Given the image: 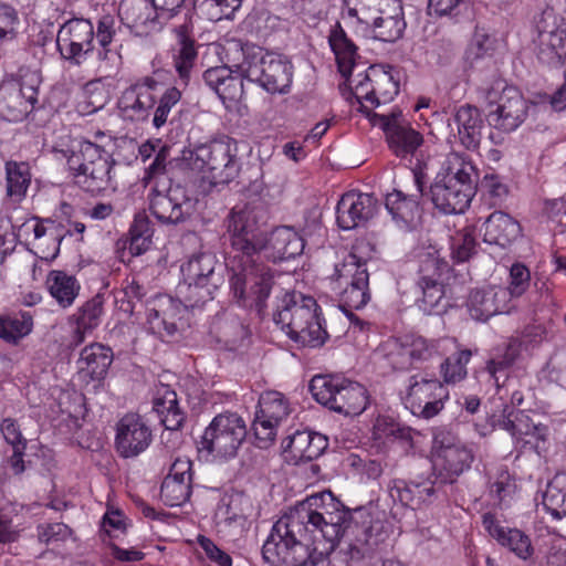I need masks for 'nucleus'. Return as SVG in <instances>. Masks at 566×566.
I'll return each instance as SVG.
<instances>
[{
    "label": "nucleus",
    "instance_id": "f257e3e1",
    "mask_svg": "<svg viewBox=\"0 0 566 566\" xmlns=\"http://www.w3.org/2000/svg\"><path fill=\"white\" fill-rule=\"evenodd\" d=\"M262 209L254 205L235 206L227 218L231 252L228 261L230 287L233 296L253 298L260 316L266 310V298L273 286L272 270L261 262V247L265 234L261 229Z\"/></svg>",
    "mask_w": 566,
    "mask_h": 566
},
{
    "label": "nucleus",
    "instance_id": "f03ea898",
    "mask_svg": "<svg viewBox=\"0 0 566 566\" xmlns=\"http://www.w3.org/2000/svg\"><path fill=\"white\" fill-rule=\"evenodd\" d=\"M228 61L251 82L271 94H285L292 84L293 65L283 55L264 52L255 44L232 40L226 49Z\"/></svg>",
    "mask_w": 566,
    "mask_h": 566
},
{
    "label": "nucleus",
    "instance_id": "7ed1b4c3",
    "mask_svg": "<svg viewBox=\"0 0 566 566\" xmlns=\"http://www.w3.org/2000/svg\"><path fill=\"white\" fill-rule=\"evenodd\" d=\"M479 172L464 154L450 153L429 188L433 206L446 214L463 213L475 196Z\"/></svg>",
    "mask_w": 566,
    "mask_h": 566
},
{
    "label": "nucleus",
    "instance_id": "20e7f679",
    "mask_svg": "<svg viewBox=\"0 0 566 566\" xmlns=\"http://www.w3.org/2000/svg\"><path fill=\"white\" fill-rule=\"evenodd\" d=\"M304 513L280 517L262 546V557L270 566H315L318 558L313 547L314 535L302 526Z\"/></svg>",
    "mask_w": 566,
    "mask_h": 566
},
{
    "label": "nucleus",
    "instance_id": "39448f33",
    "mask_svg": "<svg viewBox=\"0 0 566 566\" xmlns=\"http://www.w3.org/2000/svg\"><path fill=\"white\" fill-rule=\"evenodd\" d=\"M319 310L312 296L285 292L276 303L273 321L294 343L319 347L328 337L322 324Z\"/></svg>",
    "mask_w": 566,
    "mask_h": 566
},
{
    "label": "nucleus",
    "instance_id": "423d86ee",
    "mask_svg": "<svg viewBox=\"0 0 566 566\" xmlns=\"http://www.w3.org/2000/svg\"><path fill=\"white\" fill-rule=\"evenodd\" d=\"M96 137L101 143L83 140L78 154H73L67 159L75 185L92 196L116 188L113 176L115 160L108 149L113 140L102 132Z\"/></svg>",
    "mask_w": 566,
    "mask_h": 566
},
{
    "label": "nucleus",
    "instance_id": "0eeeda50",
    "mask_svg": "<svg viewBox=\"0 0 566 566\" xmlns=\"http://www.w3.org/2000/svg\"><path fill=\"white\" fill-rule=\"evenodd\" d=\"M310 391L318 403L345 417L359 416L369 405L366 387L338 374L314 376Z\"/></svg>",
    "mask_w": 566,
    "mask_h": 566
},
{
    "label": "nucleus",
    "instance_id": "6e6552de",
    "mask_svg": "<svg viewBox=\"0 0 566 566\" xmlns=\"http://www.w3.org/2000/svg\"><path fill=\"white\" fill-rule=\"evenodd\" d=\"M304 513L302 526L313 535L319 532L322 536L334 542L342 537L349 527L352 514L345 510L331 491H323L307 496L304 501L290 510L291 514Z\"/></svg>",
    "mask_w": 566,
    "mask_h": 566
},
{
    "label": "nucleus",
    "instance_id": "1a4fd4ad",
    "mask_svg": "<svg viewBox=\"0 0 566 566\" xmlns=\"http://www.w3.org/2000/svg\"><path fill=\"white\" fill-rule=\"evenodd\" d=\"M189 159L192 168L202 171L212 185L229 184L241 171L238 143L229 136L198 145Z\"/></svg>",
    "mask_w": 566,
    "mask_h": 566
},
{
    "label": "nucleus",
    "instance_id": "9d476101",
    "mask_svg": "<svg viewBox=\"0 0 566 566\" xmlns=\"http://www.w3.org/2000/svg\"><path fill=\"white\" fill-rule=\"evenodd\" d=\"M538 60L559 65L566 56V0H548L535 20L533 39Z\"/></svg>",
    "mask_w": 566,
    "mask_h": 566
},
{
    "label": "nucleus",
    "instance_id": "9b49d317",
    "mask_svg": "<svg viewBox=\"0 0 566 566\" xmlns=\"http://www.w3.org/2000/svg\"><path fill=\"white\" fill-rule=\"evenodd\" d=\"M218 266L221 269L216 254L209 251L192 254L181 265L184 284L179 285V293L186 307H197L213 298L222 283Z\"/></svg>",
    "mask_w": 566,
    "mask_h": 566
},
{
    "label": "nucleus",
    "instance_id": "f8f14e48",
    "mask_svg": "<svg viewBox=\"0 0 566 566\" xmlns=\"http://www.w3.org/2000/svg\"><path fill=\"white\" fill-rule=\"evenodd\" d=\"M245 421L237 412L217 415L205 429L199 451H206L219 460L233 459L245 440Z\"/></svg>",
    "mask_w": 566,
    "mask_h": 566
},
{
    "label": "nucleus",
    "instance_id": "ddd939ff",
    "mask_svg": "<svg viewBox=\"0 0 566 566\" xmlns=\"http://www.w3.org/2000/svg\"><path fill=\"white\" fill-rule=\"evenodd\" d=\"M438 354V343L417 334L389 337L376 349L375 355L392 370H408L413 365L430 360Z\"/></svg>",
    "mask_w": 566,
    "mask_h": 566
},
{
    "label": "nucleus",
    "instance_id": "4468645a",
    "mask_svg": "<svg viewBox=\"0 0 566 566\" xmlns=\"http://www.w3.org/2000/svg\"><path fill=\"white\" fill-rule=\"evenodd\" d=\"M485 97L491 107L488 122L499 130L513 132L527 117V101L518 88L507 85L505 81H495Z\"/></svg>",
    "mask_w": 566,
    "mask_h": 566
},
{
    "label": "nucleus",
    "instance_id": "2eb2a0df",
    "mask_svg": "<svg viewBox=\"0 0 566 566\" xmlns=\"http://www.w3.org/2000/svg\"><path fill=\"white\" fill-rule=\"evenodd\" d=\"M334 276L346 284L340 292V306L344 311L360 310L370 301L366 260H363L356 250L352 251L340 264L335 265Z\"/></svg>",
    "mask_w": 566,
    "mask_h": 566
},
{
    "label": "nucleus",
    "instance_id": "dca6fc26",
    "mask_svg": "<svg viewBox=\"0 0 566 566\" xmlns=\"http://www.w3.org/2000/svg\"><path fill=\"white\" fill-rule=\"evenodd\" d=\"M95 31L88 19L73 18L65 21L56 34V49L70 65L81 66L94 54Z\"/></svg>",
    "mask_w": 566,
    "mask_h": 566
},
{
    "label": "nucleus",
    "instance_id": "f3484780",
    "mask_svg": "<svg viewBox=\"0 0 566 566\" xmlns=\"http://www.w3.org/2000/svg\"><path fill=\"white\" fill-rule=\"evenodd\" d=\"M448 397L449 391L443 382L418 374L409 378L405 401L415 416L430 419L443 409Z\"/></svg>",
    "mask_w": 566,
    "mask_h": 566
},
{
    "label": "nucleus",
    "instance_id": "a211bd4d",
    "mask_svg": "<svg viewBox=\"0 0 566 566\" xmlns=\"http://www.w3.org/2000/svg\"><path fill=\"white\" fill-rule=\"evenodd\" d=\"M370 120L384 130L389 149L399 158L415 156L423 144V136L402 118L400 111L374 113Z\"/></svg>",
    "mask_w": 566,
    "mask_h": 566
},
{
    "label": "nucleus",
    "instance_id": "6ab92c4d",
    "mask_svg": "<svg viewBox=\"0 0 566 566\" xmlns=\"http://www.w3.org/2000/svg\"><path fill=\"white\" fill-rule=\"evenodd\" d=\"M289 400L279 391H265L260 396L253 421L255 438L266 447L273 442L277 427L289 417Z\"/></svg>",
    "mask_w": 566,
    "mask_h": 566
},
{
    "label": "nucleus",
    "instance_id": "aec40b11",
    "mask_svg": "<svg viewBox=\"0 0 566 566\" xmlns=\"http://www.w3.org/2000/svg\"><path fill=\"white\" fill-rule=\"evenodd\" d=\"M148 200L151 214L163 224H178L190 217V199L179 186L160 189L156 182L150 188Z\"/></svg>",
    "mask_w": 566,
    "mask_h": 566
},
{
    "label": "nucleus",
    "instance_id": "412c9836",
    "mask_svg": "<svg viewBox=\"0 0 566 566\" xmlns=\"http://www.w3.org/2000/svg\"><path fill=\"white\" fill-rule=\"evenodd\" d=\"M153 433L149 426L137 413H126L116 424L115 448L124 458H135L151 443Z\"/></svg>",
    "mask_w": 566,
    "mask_h": 566
},
{
    "label": "nucleus",
    "instance_id": "4be33fe9",
    "mask_svg": "<svg viewBox=\"0 0 566 566\" xmlns=\"http://www.w3.org/2000/svg\"><path fill=\"white\" fill-rule=\"evenodd\" d=\"M118 14L123 23L137 35L157 32L167 22L149 0L122 1Z\"/></svg>",
    "mask_w": 566,
    "mask_h": 566
},
{
    "label": "nucleus",
    "instance_id": "5701e85b",
    "mask_svg": "<svg viewBox=\"0 0 566 566\" xmlns=\"http://www.w3.org/2000/svg\"><path fill=\"white\" fill-rule=\"evenodd\" d=\"M378 210V200L369 193L347 192L336 207L337 223L343 230H352L370 220Z\"/></svg>",
    "mask_w": 566,
    "mask_h": 566
},
{
    "label": "nucleus",
    "instance_id": "b1692460",
    "mask_svg": "<svg viewBox=\"0 0 566 566\" xmlns=\"http://www.w3.org/2000/svg\"><path fill=\"white\" fill-rule=\"evenodd\" d=\"M415 190L403 192L394 190L386 196L385 206L396 222L412 223L419 216V200L424 193L426 177L421 170H411Z\"/></svg>",
    "mask_w": 566,
    "mask_h": 566
},
{
    "label": "nucleus",
    "instance_id": "393cba45",
    "mask_svg": "<svg viewBox=\"0 0 566 566\" xmlns=\"http://www.w3.org/2000/svg\"><path fill=\"white\" fill-rule=\"evenodd\" d=\"M261 254L273 262L294 259L302 254L305 243L303 238L287 226L276 227L264 234Z\"/></svg>",
    "mask_w": 566,
    "mask_h": 566
},
{
    "label": "nucleus",
    "instance_id": "a878e982",
    "mask_svg": "<svg viewBox=\"0 0 566 566\" xmlns=\"http://www.w3.org/2000/svg\"><path fill=\"white\" fill-rule=\"evenodd\" d=\"M192 463L188 459H176L170 465L169 474L164 479L160 497L168 506H180L191 494Z\"/></svg>",
    "mask_w": 566,
    "mask_h": 566
},
{
    "label": "nucleus",
    "instance_id": "bb28decb",
    "mask_svg": "<svg viewBox=\"0 0 566 566\" xmlns=\"http://www.w3.org/2000/svg\"><path fill=\"white\" fill-rule=\"evenodd\" d=\"M482 525L492 538L518 558L525 560L533 555L534 548L530 536L518 528L504 526L495 514L491 512L483 514Z\"/></svg>",
    "mask_w": 566,
    "mask_h": 566
},
{
    "label": "nucleus",
    "instance_id": "cd10ccee",
    "mask_svg": "<svg viewBox=\"0 0 566 566\" xmlns=\"http://www.w3.org/2000/svg\"><path fill=\"white\" fill-rule=\"evenodd\" d=\"M509 292L505 287L475 290L470 293L468 311L475 321L485 322L490 317L506 312Z\"/></svg>",
    "mask_w": 566,
    "mask_h": 566
},
{
    "label": "nucleus",
    "instance_id": "c85d7f7f",
    "mask_svg": "<svg viewBox=\"0 0 566 566\" xmlns=\"http://www.w3.org/2000/svg\"><path fill=\"white\" fill-rule=\"evenodd\" d=\"M328 447L325 436L314 431H296L283 441V449L296 462H310L321 457Z\"/></svg>",
    "mask_w": 566,
    "mask_h": 566
},
{
    "label": "nucleus",
    "instance_id": "c756f323",
    "mask_svg": "<svg viewBox=\"0 0 566 566\" xmlns=\"http://www.w3.org/2000/svg\"><path fill=\"white\" fill-rule=\"evenodd\" d=\"M480 231L485 243L506 248L521 235L522 229L510 214L494 211L484 220Z\"/></svg>",
    "mask_w": 566,
    "mask_h": 566
},
{
    "label": "nucleus",
    "instance_id": "7c9ffc66",
    "mask_svg": "<svg viewBox=\"0 0 566 566\" xmlns=\"http://www.w3.org/2000/svg\"><path fill=\"white\" fill-rule=\"evenodd\" d=\"M177 35L178 41L172 50V65L177 73V86L186 88L197 67L198 51L196 41L187 34L186 27H180Z\"/></svg>",
    "mask_w": 566,
    "mask_h": 566
},
{
    "label": "nucleus",
    "instance_id": "2f4dec72",
    "mask_svg": "<svg viewBox=\"0 0 566 566\" xmlns=\"http://www.w3.org/2000/svg\"><path fill=\"white\" fill-rule=\"evenodd\" d=\"M242 76L241 73L233 75L232 70L227 65L208 69L202 74L205 83L223 103H235L242 98L244 93Z\"/></svg>",
    "mask_w": 566,
    "mask_h": 566
},
{
    "label": "nucleus",
    "instance_id": "473e14b6",
    "mask_svg": "<svg viewBox=\"0 0 566 566\" xmlns=\"http://www.w3.org/2000/svg\"><path fill=\"white\" fill-rule=\"evenodd\" d=\"M114 355L111 347L101 343L85 346L77 360L78 370L91 380H102L113 363Z\"/></svg>",
    "mask_w": 566,
    "mask_h": 566
},
{
    "label": "nucleus",
    "instance_id": "72a5a7b5",
    "mask_svg": "<svg viewBox=\"0 0 566 566\" xmlns=\"http://www.w3.org/2000/svg\"><path fill=\"white\" fill-rule=\"evenodd\" d=\"M452 120L461 144L469 150L476 149L481 143L483 127L479 108L469 104L462 105L454 112Z\"/></svg>",
    "mask_w": 566,
    "mask_h": 566
},
{
    "label": "nucleus",
    "instance_id": "f704fd0d",
    "mask_svg": "<svg viewBox=\"0 0 566 566\" xmlns=\"http://www.w3.org/2000/svg\"><path fill=\"white\" fill-rule=\"evenodd\" d=\"M474 455L465 444L449 449L436 455L434 467L442 483H453L460 474L471 467Z\"/></svg>",
    "mask_w": 566,
    "mask_h": 566
},
{
    "label": "nucleus",
    "instance_id": "c9c22d12",
    "mask_svg": "<svg viewBox=\"0 0 566 566\" xmlns=\"http://www.w3.org/2000/svg\"><path fill=\"white\" fill-rule=\"evenodd\" d=\"M17 83L4 81L0 85V115L9 122H20L34 108Z\"/></svg>",
    "mask_w": 566,
    "mask_h": 566
},
{
    "label": "nucleus",
    "instance_id": "e433bc0d",
    "mask_svg": "<svg viewBox=\"0 0 566 566\" xmlns=\"http://www.w3.org/2000/svg\"><path fill=\"white\" fill-rule=\"evenodd\" d=\"M521 346L517 338H511L491 350L484 369L494 381L497 391L504 386V382H501L500 374L506 373L516 363L521 356Z\"/></svg>",
    "mask_w": 566,
    "mask_h": 566
},
{
    "label": "nucleus",
    "instance_id": "4c0bfd02",
    "mask_svg": "<svg viewBox=\"0 0 566 566\" xmlns=\"http://www.w3.org/2000/svg\"><path fill=\"white\" fill-rule=\"evenodd\" d=\"M32 232L35 240L34 247L41 258L54 260L59 255L61 242L65 238L63 226L50 219L44 221L35 219Z\"/></svg>",
    "mask_w": 566,
    "mask_h": 566
},
{
    "label": "nucleus",
    "instance_id": "58836bf2",
    "mask_svg": "<svg viewBox=\"0 0 566 566\" xmlns=\"http://www.w3.org/2000/svg\"><path fill=\"white\" fill-rule=\"evenodd\" d=\"M328 43L335 55L338 72L343 77L352 75L358 57V48L349 39L339 22H337L328 35Z\"/></svg>",
    "mask_w": 566,
    "mask_h": 566
},
{
    "label": "nucleus",
    "instance_id": "ea45409f",
    "mask_svg": "<svg viewBox=\"0 0 566 566\" xmlns=\"http://www.w3.org/2000/svg\"><path fill=\"white\" fill-rule=\"evenodd\" d=\"M45 286L50 295L63 308H67L74 303L81 290L77 279L61 270H52L48 273Z\"/></svg>",
    "mask_w": 566,
    "mask_h": 566
},
{
    "label": "nucleus",
    "instance_id": "a19ab883",
    "mask_svg": "<svg viewBox=\"0 0 566 566\" xmlns=\"http://www.w3.org/2000/svg\"><path fill=\"white\" fill-rule=\"evenodd\" d=\"M156 102V95H150L146 90H137L130 85L123 92L118 106L126 118L139 122L149 117Z\"/></svg>",
    "mask_w": 566,
    "mask_h": 566
},
{
    "label": "nucleus",
    "instance_id": "79ce46f5",
    "mask_svg": "<svg viewBox=\"0 0 566 566\" xmlns=\"http://www.w3.org/2000/svg\"><path fill=\"white\" fill-rule=\"evenodd\" d=\"M398 72L390 65L369 66V81L374 88V106L389 103L399 92Z\"/></svg>",
    "mask_w": 566,
    "mask_h": 566
},
{
    "label": "nucleus",
    "instance_id": "37998d69",
    "mask_svg": "<svg viewBox=\"0 0 566 566\" xmlns=\"http://www.w3.org/2000/svg\"><path fill=\"white\" fill-rule=\"evenodd\" d=\"M153 408L167 430H178L182 426L185 413L179 408L176 391L168 386L157 391Z\"/></svg>",
    "mask_w": 566,
    "mask_h": 566
},
{
    "label": "nucleus",
    "instance_id": "c03bdc74",
    "mask_svg": "<svg viewBox=\"0 0 566 566\" xmlns=\"http://www.w3.org/2000/svg\"><path fill=\"white\" fill-rule=\"evenodd\" d=\"M450 270L448 261L439 250L429 247L418 253V283L442 282L441 279Z\"/></svg>",
    "mask_w": 566,
    "mask_h": 566
},
{
    "label": "nucleus",
    "instance_id": "a18cd8bd",
    "mask_svg": "<svg viewBox=\"0 0 566 566\" xmlns=\"http://www.w3.org/2000/svg\"><path fill=\"white\" fill-rule=\"evenodd\" d=\"M30 184L29 164L13 160L6 163V189L11 201L20 202L25 197Z\"/></svg>",
    "mask_w": 566,
    "mask_h": 566
},
{
    "label": "nucleus",
    "instance_id": "49530a36",
    "mask_svg": "<svg viewBox=\"0 0 566 566\" xmlns=\"http://www.w3.org/2000/svg\"><path fill=\"white\" fill-rule=\"evenodd\" d=\"M406 29L401 8L392 15H380L374 20L373 32L375 39L384 42H395L400 39Z\"/></svg>",
    "mask_w": 566,
    "mask_h": 566
},
{
    "label": "nucleus",
    "instance_id": "de8ad7c7",
    "mask_svg": "<svg viewBox=\"0 0 566 566\" xmlns=\"http://www.w3.org/2000/svg\"><path fill=\"white\" fill-rule=\"evenodd\" d=\"M104 297L96 294L86 301L77 311L72 315L75 325L81 326L82 329L88 332L94 331L102 322L104 314Z\"/></svg>",
    "mask_w": 566,
    "mask_h": 566
},
{
    "label": "nucleus",
    "instance_id": "09e8293b",
    "mask_svg": "<svg viewBox=\"0 0 566 566\" xmlns=\"http://www.w3.org/2000/svg\"><path fill=\"white\" fill-rule=\"evenodd\" d=\"M472 357L470 349H461L444 359L440 366L443 384L454 385L462 381L467 375V365Z\"/></svg>",
    "mask_w": 566,
    "mask_h": 566
},
{
    "label": "nucleus",
    "instance_id": "8fccbe9b",
    "mask_svg": "<svg viewBox=\"0 0 566 566\" xmlns=\"http://www.w3.org/2000/svg\"><path fill=\"white\" fill-rule=\"evenodd\" d=\"M422 291V297L417 301L420 311L428 315H439L446 311L448 303L444 301L442 282L418 283Z\"/></svg>",
    "mask_w": 566,
    "mask_h": 566
},
{
    "label": "nucleus",
    "instance_id": "3c124183",
    "mask_svg": "<svg viewBox=\"0 0 566 566\" xmlns=\"http://www.w3.org/2000/svg\"><path fill=\"white\" fill-rule=\"evenodd\" d=\"M129 251L139 255L145 252L151 243L154 230L149 219L145 214H137L129 229Z\"/></svg>",
    "mask_w": 566,
    "mask_h": 566
},
{
    "label": "nucleus",
    "instance_id": "603ef678",
    "mask_svg": "<svg viewBox=\"0 0 566 566\" xmlns=\"http://www.w3.org/2000/svg\"><path fill=\"white\" fill-rule=\"evenodd\" d=\"M31 316H8L0 318V338L8 343L17 344L32 331Z\"/></svg>",
    "mask_w": 566,
    "mask_h": 566
},
{
    "label": "nucleus",
    "instance_id": "864d4df0",
    "mask_svg": "<svg viewBox=\"0 0 566 566\" xmlns=\"http://www.w3.org/2000/svg\"><path fill=\"white\" fill-rule=\"evenodd\" d=\"M566 490V473H557L547 484L543 505L554 518H560V509Z\"/></svg>",
    "mask_w": 566,
    "mask_h": 566
},
{
    "label": "nucleus",
    "instance_id": "5fc2aeb1",
    "mask_svg": "<svg viewBox=\"0 0 566 566\" xmlns=\"http://www.w3.org/2000/svg\"><path fill=\"white\" fill-rule=\"evenodd\" d=\"M180 98L181 90L178 86L167 88L160 96L153 117V125L157 129L167 123L171 108L180 101Z\"/></svg>",
    "mask_w": 566,
    "mask_h": 566
},
{
    "label": "nucleus",
    "instance_id": "6e6d98bb",
    "mask_svg": "<svg viewBox=\"0 0 566 566\" xmlns=\"http://www.w3.org/2000/svg\"><path fill=\"white\" fill-rule=\"evenodd\" d=\"M8 82L17 83L23 93L34 104L38 103L39 87L42 82L41 74L38 70L21 67L17 78Z\"/></svg>",
    "mask_w": 566,
    "mask_h": 566
},
{
    "label": "nucleus",
    "instance_id": "4d7b16f0",
    "mask_svg": "<svg viewBox=\"0 0 566 566\" xmlns=\"http://www.w3.org/2000/svg\"><path fill=\"white\" fill-rule=\"evenodd\" d=\"M418 484L405 480H394L389 485V495L394 501H399L402 505L415 509L419 506L417 494Z\"/></svg>",
    "mask_w": 566,
    "mask_h": 566
},
{
    "label": "nucleus",
    "instance_id": "13d9d810",
    "mask_svg": "<svg viewBox=\"0 0 566 566\" xmlns=\"http://www.w3.org/2000/svg\"><path fill=\"white\" fill-rule=\"evenodd\" d=\"M350 85V93L355 96L358 103L363 101L369 102L374 106V88L373 82L369 81V67L364 73H358L356 76L349 75L344 77ZM361 107H365L361 105Z\"/></svg>",
    "mask_w": 566,
    "mask_h": 566
},
{
    "label": "nucleus",
    "instance_id": "bf43d9fd",
    "mask_svg": "<svg viewBox=\"0 0 566 566\" xmlns=\"http://www.w3.org/2000/svg\"><path fill=\"white\" fill-rule=\"evenodd\" d=\"M531 272L526 265L516 262L510 269V284L505 287L509 292V300L511 297H518L523 295L530 286Z\"/></svg>",
    "mask_w": 566,
    "mask_h": 566
},
{
    "label": "nucleus",
    "instance_id": "052dcab7",
    "mask_svg": "<svg viewBox=\"0 0 566 566\" xmlns=\"http://www.w3.org/2000/svg\"><path fill=\"white\" fill-rule=\"evenodd\" d=\"M375 428L380 438L392 439V441H399L406 446L411 444V429L408 427L382 419L377 421Z\"/></svg>",
    "mask_w": 566,
    "mask_h": 566
},
{
    "label": "nucleus",
    "instance_id": "680f3d73",
    "mask_svg": "<svg viewBox=\"0 0 566 566\" xmlns=\"http://www.w3.org/2000/svg\"><path fill=\"white\" fill-rule=\"evenodd\" d=\"M94 53H96L98 70L106 76H109L112 73L119 70L122 65V55L116 48L97 46L95 48Z\"/></svg>",
    "mask_w": 566,
    "mask_h": 566
},
{
    "label": "nucleus",
    "instance_id": "e2e57ef3",
    "mask_svg": "<svg viewBox=\"0 0 566 566\" xmlns=\"http://www.w3.org/2000/svg\"><path fill=\"white\" fill-rule=\"evenodd\" d=\"M475 249L476 242L470 232L459 233L452 240V258L458 262L468 261L475 253Z\"/></svg>",
    "mask_w": 566,
    "mask_h": 566
},
{
    "label": "nucleus",
    "instance_id": "0e129e2a",
    "mask_svg": "<svg viewBox=\"0 0 566 566\" xmlns=\"http://www.w3.org/2000/svg\"><path fill=\"white\" fill-rule=\"evenodd\" d=\"M18 23L17 10L9 4L0 3V42L15 36Z\"/></svg>",
    "mask_w": 566,
    "mask_h": 566
},
{
    "label": "nucleus",
    "instance_id": "69168bd1",
    "mask_svg": "<svg viewBox=\"0 0 566 566\" xmlns=\"http://www.w3.org/2000/svg\"><path fill=\"white\" fill-rule=\"evenodd\" d=\"M197 542L210 562L218 566H232L231 556L219 548L210 538L199 535Z\"/></svg>",
    "mask_w": 566,
    "mask_h": 566
},
{
    "label": "nucleus",
    "instance_id": "338daca9",
    "mask_svg": "<svg viewBox=\"0 0 566 566\" xmlns=\"http://www.w3.org/2000/svg\"><path fill=\"white\" fill-rule=\"evenodd\" d=\"M169 155V149L167 147H161L159 151L156 154L153 163L146 170V176L144 180L151 182L154 185L158 182L160 185V180L164 179V175L166 171V163Z\"/></svg>",
    "mask_w": 566,
    "mask_h": 566
},
{
    "label": "nucleus",
    "instance_id": "774afa93",
    "mask_svg": "<svg viewBox=\"0 0 566 566\" xmlns=\"http://www.w3.org/2000/svg\"><path fill=\"white\" fill-rule=\"evenodd\" d=\"M462 444L461 440L447 428H438L433 432L436 455H438V453H444V451H448L449 449H455V447Z\"/></svg>",
    "mask_w": 566,
    "mask_h": 566
}]
</instances>
